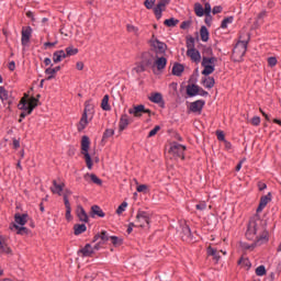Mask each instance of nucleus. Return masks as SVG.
I'll use <instances>...</instances> for the list:
<instances>
[{
  "label": "nucleus",
  "instance_id": "5fc2aeb1",
  "mask_svg": "<svg viewBox=\"0 0 281 281\" xmlns=\"http://www.w3.org/2000/svg\"><path fill=\"white\" fill-rule=\"evenodd\" d=\"M238 265H244V267H248V269H251V261H249V259L240 258L238 260Z\"/></svg>",
  "mask_w": 281,
  "mask_h": 281
},
{
  "label": "nucleus",
  "instance_id": "680f3d73",
  "mask_svg": "<svg viewBox=\"0 0 281 281\" xmlns=\"http://www.w3.org/2000/svg\"><path fill=\"white\" fill-rule=\"evenodd\" d=\"M164 12V9H159L158 7L154 8V14L156 16V19H161V13Z\"/></svg>",
  "mask_w": 281,
  "mask_h": 281
},
{
  "label": "nucleus",
  "instance_id": "69168bd1",
  "mask_svg": "<svg viewBox=\"0 0 281 281\" xmlns=\"http://www.w3.org/2000/svg\"><path fill=\"white\" fill-rule=\"evenodd\" d=\"M268 65L269 67H276V65H278V59L276 57H269Z\"/></svg>",
  "mask_w": 281,
  "mask_h": 281
},
{
  "label": "nucleus",
  "instance_id": "2eb2a0df",
  "mask_svg": "<svg viewBox=\"0 0 281 281\" xmlns=\"http://www.w3.org/2000/svg\"><path fill=\"white\" fill-rule=\"evenodd\" d=\"M98 240H100V243L103 245H106V243L111 240V236H109L106 231H102L101 233L94 235L92 243H98Z\"/></svg>",
  "mask_w": 281,
  "mask_h": 281
},
{
  "label": "nucleus",
  "instance_id": "bb28decb",
  "mask_svg": "<svg viewBox=\"0 0 281 281\" xmlns=\"http://www.w3.org/2000/svg\"><path fill=\"white\" fill-rule=\"evenodd\" d=\"M206 254L207 256H212L215 262H218V260H221V255H218V250H216V248H213L212 246L207 247Z\"/></svg>",
  "mask_w": 281,
  "mask_h": 281
},
{
  "label": "nucleus",
  "instance_id": "9d476101",
  "mask_svg": "<svg viewBox=\"0 0 281 281\" xmlns=\"http://www.w3.org/2000/svg\"><path fill=\"white\" fill-rule=\"evenodd\" d=\"M200 88L201 87L195 85L191 77L189 79V85L187 86V95H189V98H194V95H199Z\"/></svg>",
  "mask_w": 281,
  "mask_h": 281
},
{
  "label": "nucleus",
  "instance_id": "e433bc0d",
  "mask_svg": "<svg viewBox=\"0 0 281 281\" xmlns=\"http://www.w3.org/2000/svg\"><path fill=\"white\" fill-rule=\"evenodd\" d=\"M164 25L167 27H177V25H179V20L175 18L167 19L165 20Z\"/></svg>",
  "mask_w": 281,
  "mask_h": 281
},
{
  "label": "nucleus",
  "instance_id": "c03bdc74",
  "mask_svg": "<svg viewBox=\"0 0 281 281\" xmlns=\"http://www.w3.org/2000/svg\"><path fill=\"white\" fill-rule=\"evenodd\" d=\"M83 113H87L89 115H93V104H91L89 101L85 102Z\"/></svg>",
  "mask_w": 281,
  "mask_h": 281
},
{
  "label": "nucleus",
  "instance_id": "a211bd4d",
  "mask_svg": "<svg viewBox=\"0 0 281 281\" xmlns=\"http://www.w3.org/2000/svg\"><path fill=\"white\" fill-rule=\"evenodd\" d=\"M88 125H89V114H87V112H83L79 123L77 124V130L79 131V133H82V131L86 130Z\"/></svg>",
  "mask_w": 281,
  "mask_h": 281
},
{
  "label": "nucleus",
  "instance_id": "f704fd0d",
  "mask_svg": "<svg viewBox=\"0 0 281 281\" xmlns=\"http://www.w3.org/2000/svg\"><path fill=\"white\" fill-rule=\"evenodd\" d=\"M126 31L134 34L138 38L139 36V27L133 25V24H126Z\"/></svg>",
  "mask_w": 281,
  "mask_h": 281
},
{
  "label": "nucleus",
  "instance_id": "3c124183",
  "mask_svg": "<svg viewBox=\"0 0 281 281\" xmlns=\"http://www.w3.org/2000/svg\"><path fill=\"white\" fill-rule=\"evenodd\" d=\"M72 192L69 189H65V192L63 194L64 196V205H67V202L69 203V196H71Z\"/></svg>",
  "mask_w": 281,
  "mask_h": 281
},
{
  "label": "nucleus",
  "instance_id": "6ab92c4d",
  "mask_svg": "<svg viewBox=\"0 0 281 281\" xmlns=\"http://www.w3.org/2000/svg\"><path fill=\"white\" fill-rule=\"evenodd\" d=\"M53 186L54 187L50 188L53 194H58V196H63V190H65V182L58 183V181L53 180Z\"/></svg>",
  "mask_w": 281,
  "mask_h": 281
},
{
  "label": "nucleus",
  "instance_id": "603ef678",
  "mask_svg": "<svg viewBox=\"0 0 281 281\" xmlns=\"http://www.w3.org/2000/svg\"><path fill=\"white\" fill-rule=\"evenodd\" d=\"M90 179H91L92 183H95V186H102V179L98 178V176H95V173H91Z\"/></svg>",
  "mask_w": 281,
  "mask_h": 281
},
{
  "label": "nucleus",
  "instance_id": "bf43d9fd",
  "mask_svg": "<svg viewBox=\"0 0 281 281\" xmlns=\"http://www.w3.org/2000/svg\"><path fill=\"white\" fill-rule=\"evenodd\" d=\"M169 3H170V0H160V1L157 3L156 8L162 10V8H166Z\"/></svg>",
  "mask_w": 281,
  "mask_h": 281
},
{
  "label": "nucleus",
  "instance_id": "864d4df0",
  "mask_svg": "<svg viewBox=\"0 0 281 281\" xmlns=\"http://www.w3.org/2000/svg\"><path fill=\"white\" fill-rule=\"evenodd\" d=\"M187 48L188 49H195L194 48V37H192V36L187 37Z\"/></svg>",
  "mask_w": 281,
  "mask_h": 281
},
{
  "label": "nucleus",
  "instance_id": "39448f33",
  "mask_svg": "<svg viewBox=\"0 0 281 281\" xmlns=\"http://www.w3.org/2000/svg\"><path fill=\"white\" fill-rule=\"evenodd\" d=\"M187 147L186 145H181L177 142H173L170 144L169 154L172 155L175 159H186V153Z\"/></svg>",
  "mask_w": 281,
  "mask_h": 281
},
{
  "label": "nucleus",
  "instance_id": "a878e982",
  "mask_svg": "<svg viewBox=\"0 0 281 281\" xmlns=\"http://www.w3.org/2000/svg\"><path fill=\"white\" fill-rule=\"evenodd\" d=\"M128 114H122L119 123V131L122 133V131H126V127L128 126Z\"/></svg>",
  "mask_w": 281,
  "mask_h": 281
},
{
  "label": "nucleus",
  "instance_id": "72a5a7b5",
  "mask_svg": "<svg viewBox=\"0 0 281 281\" xmlns=\"http://www.w3.org/2000/svg\"><path fill=\"white\" fill-rule=\"evenodd\" d=\"M101 109L103 111H111V105L109 104V94H105L101 101Z\"/></svg>",
  "mask_w": 281,
  "mask_h": 281
},
{
  "label": "nucleus",
  "instance_id": "dca6fc26",
  "mask_svg": "<svg viewBox=\"0 0 281 281\" xmlns=\"http://www.w3.org/2000/svg\"><path fill=\"white\" fill-rule=\"evenodd\" d=\"M76 215L81 223H89V215H87V211L82 205H77Z\"/></svg>",
  "mask_w": 281,
  "mask_h": 281
},
{
  "label": "nucleus",
  "instance_id": "aec40b11",
  "mask_svg": "<svg viewBox=\"0 0 281 281\" xmlns=\"http://www.w3.org/2000/svg\"><path fill=\"white\" fill-rule=\"evenodd\" d=\"M271 201V192H269L267 195H262L260 198L259 205L257 207V214H260L262 212L263 207H267L268 203Z\"/></svg>",
  "mask_w": 281,
  "mask_h": 281
},
{
  "label": "nucleus",
  "instance_id": "cd10ccee",
  "mask_svg": "<svg viewBox=\"0 0 281 281\" xmlns=\"http://www.w3.org/2000/svg\"><path fill=\"white\" fill-rule=\"evenodd\" d=\"M85 232H87V225L86 224H75L74 225L75 236H80V234H85Z\"/></svg>",
  "mask_w": 281,
  "mask_h": 281
},
{
  "label": "nucleus",
  "instance_id": "2f4dec72",
  "mask_svg": "<svg viewBox=\"0 0 281 281\" xmlns=\"http://www.w3.org/2000/svg\"><path fill=\"white\" fill-rule=\"evenodd\" d=\"M202 85H204L206 89H213L216 81L214 80V77H209L202 80Z\"/></svg>",
  "mask_w": 281,
  "mask_h": 281
},
{
  "label": "nucleus",
  "instance_id": "ea45409f",
  "mask_svg": "<svg viewBox=\"0 0 281 281\" xmlns=\"http://www.w3.org/2000/svg\"><path fill=\"white\" fill-rule=\"evenodd\" d=\"M194 12H195L196 16H203L205 14L203 5L199 2H196L194 4Z\"/></svg>",
  "mask_w": 281,
  "mask_h": 281
},
{
  "label": "nucleus",
  "instance_id": "58836bf2",
  "mask_svg": "<svg viewBox=\"0 0 281 281\" xmlns=\"http://www.w3.org/2000/svg\"><path fill=\"white\" fill-rule=\"evenodd\" d=\"M110 240L114 247H120L124 244V239L117 236H110Z\"/></svg>",
  "mask_w": 281,
  "mask_h": 281
},
{
  "label": "nucleus",
  "instance_id": "f03ea898",
  "mask_svg": "<svg viewBox=\"0 0 281 281\" xmlns=\"http://www.w3.org/2000/svg\"><path fill=\"white\" fill-rule=\"evenodd\" d=\"M251 40V35L249 33L246 34V40H243V35L239 36V41L236 43L233 48L232 58L235 63H240L243 60L245 54H247V45H249V41Z\"/></svg>",
  "mask_w": 281,
  "mask_h": 281
},
{
  "label": "nucleus",
  "instance_id": "a18cd8bd",
  "mask_svg": "<svg viewBox=\"0 0 281 281\" xmlns=\"http://www.w3.org/2000/svg\"><path fill=\"white\" fill-rule=\"evenodd\" d=\"M229 23H234V16L225 18V19L222 21V24H221L222 30L227 29V25H229Z\"/></svg>",
  "mask_w": 281,
  "mask_h": 281
},
{
  "label": "nucleus",
  "instance_id": "20e7f679",
  "mask_svg": "<svg viewBox=\"0 0 281 281\" xmlns=\"http://www.w3.org/2000/svg\"><path fill=\"white\" fill-rule=\"evenodd\" d=\"M150 52H155L156 58L157 56H166V49H168V45L166 43L159 41L155 35L149 40Z\"/></svg>",
  "mask_w": 281,
  "mask_h": 281
},
{
  "label": "nucleus",
  "instance_id": "c9c22d12",
  "mask_svg": "<svg viewBox=\"0 0 281 281\" xmlns=\"http://www.w3.org/2000/svg\"><path fill=\"white\" fill-rule=\"evenodd\" d=\"M3 254L12 256V248H10L5 243L0 245V256H3Z\"/></svg>",
  "mask_w": 281,
  "mask_h": 281
},
{
  "label": "nucleus",
  "instance_id": "774afa93",
  "mask_svg": "<svg viewBox=\"0 0 281 281\" xmlns=\"http://www.w3.org/2000/svg\"><path fill=\"white\" fill-rule=\"evenodd\" d=\"M192 25L191 21H183L180 25L181 30H188Z\"/></svg>",
  "mask_w": 281,
  "mask_h": 281
},
{
  "label": "nucleus",
  "instance_id": "1a4fd4ad",
  "mask_svg": "<svg viewBox=\"0 0 281 281\" xmlns=\"http://www.w3.org/2000/svg\"><path fill=\"white\" fill-rule=\"evenodd\" d=\"M40 103L41 101L38 99L31 97L26 105H24V109H20V111H27V115H32L34 109H36V106H38Z\"/></svg>",
  "mask_w": 281,
  "mask_h": 281
},
{
  "label": "nucleus",
  "instance_id": "49530a36",
  "mask_svg": "<svg viewBox=\"0 0 281 281\" xmlns=\"http://www.w3.org/2000/svg\"><path fill=\"white\" fill-rule=\"evenodd\" d=\"M115 135V131L108 128L105 130V132L103 133V137H102V142H104L105 139H109V137H113Z\"/></svg>",
  "mask_w": 281,
  "mask_h": 281
},
{
  "label": "nucleus",
  "instance_id": "09e8293b",
  "mask_svg": "<svg viewBox=\"0 0 281 281\" xmlns=\"http://www.w3.org/2000/svg\"><path fill=\"white\" fill-rule=\"evenodd\" d=\"M65 207H66V221H71V203L66 201Z\"/></svg>",
  "mask_w": 281,
  "mask_h": 281
},
{
  "label": "nucleus",
  "instance_id": "473e14b6",
  "mask_svg": "<svg viewBox=\"0 0 281 281\" xmlns=\"http://www.w3.org/2000/svg\"><path fill=\"white\" fill-rule=\"evenodd\" d=\"M202 67H204L202 76H210L211 74H214V65L204 64Z\"/></svg>",
  "mask_w": 281,
  "mask_h": 281
},
{
  "label": "nucleus",
  "instance_id": "f8f14e48",
  "mask_svg": "<svg viewBox=\"0 0 281 281\" xmlns=\"http://www.w3.org/2000/svg\"><path fill=\"white\" fill-rule=\"evenodd\" d=\"M77 254L82 258H92L95 251H93V247L91 246V244H86V246L79 249Z\"/></svg>",
  "mask_w": 281,
  "mask_h": 281
},
{
  "label": "nucleus",
  "instance_id": "4c0bfd02",
  "mask_svg": "<svg viewBox=\"0 0 281 281\" xmlns=\"http://www.w3.org/2000/svg\"><path fill=\"white\" fill-rule=\"evenodd\" d=\"M30 102V94L24 93L23 98H21L18 109H25V105Z\"/></svg>",
  "mask_w": 281,
  "mask_h": 281
},
{
  "label": "nucleus",
  "instance_id": "ddd939ff",
  "mask_svg": "<svg viewBox=\"0 0 281 281\" xmlns=\"http://www.w3.org/2000/svg\"><path fill=\"white\" fill-rule=\"evenodd\" d=\"M155 58H157V56H154L150 52H146L143 53L142 63L145 67H155Z\"/></svg>",
  "mask_w": 281,
  "mask_h": 281
},
{
  "label": "nucleus",
  "instance_id": "79ce46f5",
  "mask_svg": "<svg viewBox=\"0 0 281 281\" xmlns=\"http://www.w3.org/2000/svg\"><path fill=\"white\" fill-rule=\"evenodd\" d=\"M45 74L48 76L46 80H54L56 78V71L52 67L46 68Z\"/></svg>",
  "mask_w": 281,
  "mask_h": 281
},
{
  "label": "nucleus",
  "instance_id": "5701e85b",
  "mask_svg": "<svg viewBox=\"0 0 281 281\" xmlns=\"http://www.w3.org/2000/svg\"><path fill=\"white\" fill-rule=\"evenodd\" d=\"M90 216L92 218H94L95 216H99L100 218H104V216H106V214L104 213V211L101 210L100 206L92 205L91 210H90Z\"/></svg>",
  "mask_w": 281,
  "mask_h": 281
},
{
  "label": "nucleus",
  "instance_id": "de8ad7c7",
  "mask_svg": "<svg viewBox=\"0 0 281 281\" xmlns=\"http://www.w3.org/2000/svg\"><path fill=\"white\" fill-rule=\"evenodd\" d=\"M255 273L259 277L267 276V268H265V266H259L256 268Z\"/></svg>",
  "mask_w": 281,
  "mask_h": 281
},
{
  "label": "nucleus",
  "instance_id": "13d9d810",
  "mask_svg": "<svg viewBox=\"0 0 281 281\" xmlns=\"http://www.w3.org/2000/svg\"><path fill=\"white\" fill-rule=\"evenodd\" d=\"M156 0H145L144 5L147 10H153Z\"/></svg>",
  "mask_w": 281,
  "mask_h": 281
},
{
  "label": "nucleus",
  "instance_id": "c756f323",
  "mask_svg": "<svg viewBox=\"0 0 281 281\" xmlns=\"http://www.w3.org/2000/svg\"><path fill=\"white\" fill-rule=\"evenodd\" d=\"M258 245H260V241H258V239H256L252 244H247V243H240V247L241 249H249L250 251H254V249H256V247H258Z\"/></svg>",
  "mask_w": 281,
  "mask_h": 281
},
{
  "label": "nucleus",
  "instance_id": "6e6d98bb",
  "mask_svg": "<svg viewBox=\"0 0 281 281\" xmlns=\"http://www.w3.org/2000/svg\"><path fill=\"white\" fill-rule=\"evenodd\" d=\"M159 131H161V126L156 125L155 128H153L149 134L148 137H155V135H157V133H159Z\"/></svg>",
  "mask_w": 281,
  "mask_h": 281
},
{
  "label": "nucleus",
  "instance_id": "b1692460",
  "mask_svg": "<svg viewBox=\"0 0 281 281\" xmlns=\"http://www.w3.org/2000/svg\"><path fill=\"white\" fill-rule=\"evenodd\" d=\"M29 215L27 213L21 214V213H15L14 214V221L15 225H25L27 223Z\"/></svg>",
  "mask_w": 281,
  "mask_h": 281
},
{
  "label": "nucleus",
  "instance_id": "9b49d317",
  "mask_svg": "<svg viewBox=\"0 0 281 281\" xmlns=\"http://www.w3.org/2000/svg\"><path fill=\"white\" fill-rule=\"evenodd\" d=\"M204 106H205L204 100H196L190 103L189 110L191 111V113H199V115H201Z\"/></svg>",
  "mask_w": 281,
  "mask_h": 281
},
{
  "label": "nucleus",
  "instance_id": "0eeeda50",
  "mask_svg": "<svg viewBox=\"0 0 281 281\" xmlns=\"http://www.w3.org/2000/svg\"><path fill=\"white\" fill-rule=\"evenodd\" d=\"M137 227L150 229V215L146 211L138 210L136 215Z\"/></svg>",
  "mask_w": 281,
  "mask_h": 281
},
{
  "label": "nucleus",
  "instance_id": "8fccbe9b",
  "mask_svg": "<svg viewBox=\"0 0 281 281\" xmlns=\"http://www.w3.org/2000/svg\"><path fill=\"white\" fill-rule=\"evenodd\" d=\"M9 94H8V90H5V88L1 87L0 88V100H2V102H5V100H8Z\"/></svg>",
  "mask_w": 281,
  "mask_h": 281
},
{
  "label": "nucleus",
  "instance_id": "4468645a",
  "mask_svg": "<svg viewBox=\"0 0 281 281\" xmlns=\"http://www.w3.org/2000/svg\"><path fill=\"white\" fill-rule=\"evenodd\" d=\"M30 38H32V27L31 26H23L22 27V38L21 43L23 47L30 43Z\"/></svg>",
  "mask_w": 281,
  "mask_h": 281
},
{
  "label": "nucleus",
  "instance_id": "c85d7f7f",
  "mask_svg": "<svg viewBox=\"0 0 281 281\" xmlns=\"http://www.w3.org/2000/svg\"><path fill=\"white\" fill-rule=\"evenodd\" d=\"M200 36H201V41H203V43H207V41H210V31H207V26H201L200 29Z\"/></svg>",
  "mask_w": 281,
  "mask_h": 281
},
{
  "label": "nucleus",
  "instance_id": "4d7b16f0",
  "mask_svg": "<svg viewBox=\"0 0 281 281\" xmlns=\"http://www.w3.org/2000/svg\"><path fill=\"white\" fill-rule=\"evenodd\" d=\"M126 207H128V203L123 202L117 209H116V214H122V212H124V210H126Z\"/></svg>",
  "mask_w": 281,
  "mask_h": 281
},
{
  "label": "nucleus",
  "instance_id": "f257e3e1",
  "mask_svg": "<svg viewBox=\"0 0 281 281\" xmlns=\"http://www.w3.org/2000/svg\"><path fill=\"white\" fill-rule=\"evenodd\" d=\"M268 236L267 222L260 218V215L256 214L248 223L246 238L248 240L256 238L257 243H267L269 240Z\"/></svg>",
  "mask_w": 281,
  "mask_h": 281
},
{
  "label": "nucleus",
  "instance_id": "338daca9",
  "mask_svg": "<svg viewBox=\"0 0 281 281\" xmlns=\"http://www.w3.org/2000/svg\"><path fill=\"white\" fill-rule=\"evenodd\" d=\"M216 136H217L218 142H226L227 140V139H225V133H223V131H217Z\"/></svg>",
  "mask_w": 281,
  "mask_h": 281
},
{
  "label": "nucleus",
  "instance_id": "37998d69",
  "mask_svg": "<svg viewBox=\"0 0 281 281\" xmlns=\"http://www.w3.org/2000/svg\"><path fill=\"white\" fill-rule=\"evenodd\" d=\"M76 54H78V48L74 47V45H70L68 47H66V56H76Z\"/></svg>",
  "mask_w": 281,
  "mask_h": 281
},
{
  "label": "nucleus",
  "instance_id": "7ed1b4c3",
  "mask_svg": "<svg viewBox=\"0 0 281 281\" xmlns=\"http://www.w3.org/2000/svg\"><path fill=\"white\" fill-rule=\"evenodd\" d=\"M91 148V139L89 138V136L83 135L81 137V155L83 156L86 166L88 168V170H92L93 169V159L91 158V154L89 153V149Z\"/></svg>",
  "mask_w": 281,
  "mask_h": 281
},
{
  "label": "nucleus",
  "instance_id": "393cba45",
  "mask_svg": "<svg viewBox=\"0 0 281 281\" xmlns=\"http://www.w3.org/2000/svg\"><path fill=\"white\" fill-rule=\"evenodd\" d=\"M186 71V66H183L180 63H175L172 67V76H177L178 78L181 77V75Z\"/></svg>",
  "mask_w": 281,
  "mask_h": 281
},
{
  "label": "nucleus",
  "instance_id": "a19ab883",
  "mask_svg": "<svg viewBox=\"0 0 281 281\" xmlns=\"http://www.w3.org/2000/svg\"><path fill=\"white\" fill-rule=\"evenodd\" d=\"M214 63H218L216 57H205L202 58V65H214Z\"/></svg>",
  "mask_w": 281,
  "mask_h": 281
},
{
  "label": "nucleus",
  "instance_id": "e2e57ef3",
  "mask_svg": "<svg viewBox=\"0 0 281 281\" xmlns=\"http://www.w3.org/2000/svg\"><path fill=\"white\" fill-rule=\"evenodd\" d=\"M63 60V58L59 56L58 54V50H56L54 54H53V63L55 64H58Z\"/></svg>",
  "mask_w": 281,
  "mask_h": 281
},
{
  "label": "nucleus",
  "instance_id": "052dcab7",
  "mask_svg": "<svg viewBox=\"0 0 281 281\" xmlns=\"http://www.w3.org/2000/svg\"><path fill=\"white\" fill-rule=\"evenodd\" d=\"M137 192H143L144 194H147L148 192V187L147 184H140L136 188Z\"/></svg>",
  "mask_w": 281,
  "mask_h": 281
},
{
  "label": "nucleus",
  "instance_id": "7c9ffc66",
  "mask_svg": "<svg viewBox=\"0 0 281 281\" xmlns=\"http://www.w3.org/2000/svg\"><path fill=\"white\" fill-rule=\"evenodd\" d=\"M12 227H14V229H18L16 234H19L20 236H27V234H30V229L27 227L19 226L16 224H13Z\"/></svg>",
  "mask_w": 281,
  "mask_h": 281
},
{
  "label": "nucleus",
  "instance_id": "412c9836",
  "mask_svg": "<svg viewBox=\"0 0 281 281\" xmlns=\"http://www.w3.org/2000/svg\"><path fill=\"white\" fill-rule=\"evenodd\" d=\"M166 65H168V59L166 57L157 56L156 59H154V67L158 69V71H161V69H166Z\"/></svg>",
  "mask_w": 281,
  "mask_h": 281
},
{
  "label": "nucleus",
  "instance_id": "f3484780",
  "mask_svg": "<svg viewBox=\"0 0 281 281\" xmlns=\"http://www.w3.org/2000/svg\"><path fill=\"white\" fill-rule=\"evenodd\" d=\"M148 100L154 102V104H160L161 109L166 106V103L164 102V95H161L159 92L151 93Z\"/></svg>",
  "mask_w": 281,
  "mask_h": 281
},
{
  "label": "nucleus",
  "instance_id": "6e6552de",
  "mask_svg": "<svg viewBox=\"0 0 281 281\" xmlns=\"http://www.w3.org/2000/svg\"><path fill=\"white\" fill-rule=\"evenodd\" d=\"M128 113L135 117H142L144 113H147L148 117L155 115V112L150 111V109H146L144 104L133 105V108L128 110Z\"/></svg>",
  "mask_w": 281,
  "mask_h": 281
},
{
  "label": "nucleus",
  "instance_id": "4be33fe9",
  "mask_svg": "<svg viewBox=\"0 0 281 281\" xmlns=\"http://www.w3.org/2000/svg\"><path fill=\"white\" fill-rule=\"evenodd\" d=\"M187 56H189L193 63H201V53L196 48L188 49Z\"/></svg>",
  "mask_w": 281,
  "mask_h": 281
},
{
  "label": "nucleus",
  "instance_id": "423d86ee",
  "mask_svg": "<svg viewBox=\"0 0 281 281\" xmlns=\"http://www.w3.org/2000/svg\"><path fill=\"white\" fill-rule=\"evenodd\" d=\"M178 234L182 240L187 243H192V231L190 229L188 222L186 221L180 222Z\"/></svg>",
  "mask_w": 281,
  "mask_h": 281
},
{
  "label": "nucleus",
  "instance_id": "0e129e2a",
  "mask_svg": "<svg viewBox=\"0 0 281 281\" xmlns=\"http://www.w3.org/2000/svg\"><path fill=\"white\" fill-rule=\"evenodd\" d=\"M214 53L212 52V47L203 46V55L212 56Z\"/></svg>",
  "mask_w": 281,
  "mask_h": 281
}]
</instances>
